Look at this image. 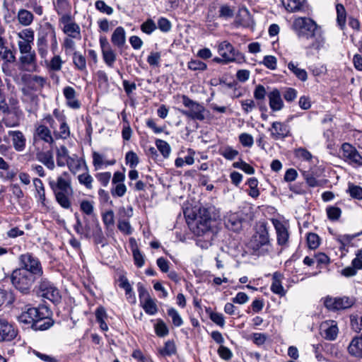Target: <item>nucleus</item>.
I'll return each mask as SVG.
<instances>
[{
	"mask_svg": "<svg viewBox=\"0 0 362 362\" xmlns=\"http://www.w3.org/2000/svg\"><path fill=\"white\" fill-rule=\"evenodd\" d=\"M247 184L250 187L248 194L252 198H257L259 195V192L257 188V180L255 177H250L248 179Z\"/></svg>",
	"mask_w": 362,
	"mask_h": 362,
	"instance_id": "47",
	"label": "nucleus"
},
{
	"mask_svg": "<svg viewBox=\"0 0 362 362\" xmlns=\"http://www.w3.org/2000/svg\"><path fill=\"white\" fill-rule=\"evenodd\" d=\"M67 166L72 173L78 175V180L81 185L88 188L90 187V176L88 173V168L83 158L73 155L69 158Z\"/></svg>",
	"mask_w": 362,
	"mask_h": 362,
	"instance_id": "6",
	"label": "nucleus"
},
{
	"mask_svg": "<svg viewBox=\"0 0 362 362\" xmlns=\"http://www.w3.org/2000/svg\"><path fill=\"white\" fill-rule=\"evenodd\" d=\"M355 303V299L353 297H329L327 296L324 300L325 306L329 310H340L351 308Z\"/></svg>",
	"mask_w": 362,
	"mask_h": 362,
	"instance_id": "10",
	"label": "nucleus"
},
{
	"mask_svg": "<svg viewBox=\"0 0 362 362\" xmlns=\"http://www.w3.org/2000/svg\"><path fill=\"white\" fill-rule=\"evenodd\" d=\"M62 60L59 55L54 56L50 62L47 64V67L49 70L58 71L61 70L62 65Z\"/></svg>",
	"mask_w": 362,
	"mask_h": 362,
	"instance_id": "56",
	"label": "nucleus"
},
{
	"mask_svg": "<svg viewBox=\"0 0 362 362\" xmlns=\"http://www.w3.org/2000/svg\"><path fill=\"white\" fill-rule=\"evenodd\" d=\"M293 26L299 35H305L307 38H316V42L312 44V47L319 49L324 40L320 35V30L316 23L305 17H299L295 19Z\"/></svg>",
	"mask_w": 362,
	"mask_h": 362,
	"instance_id": "2",
	"label": "nucleus"
},
{
	"mask_svg": "<svg viewBox=\"0 0 362 362\" xmlns=\"http://www.w3.org/2000/svg\"><path fill=\"white\" fill-rule=\"evenodd\" d=\"M294 155L296 158L303 160H310L312 159V154L305 148H298L293 151Z\"/></svg>",
	"mask_w": 362,
	"mask_h": 362,
	"instance_id": "57",
	"label": "nucleus"
},
{
	"mask_svg": "<svg viewBox=\"0 0 362 362\" xmlns=\"http://www.w3.org/2000/svg\"><path fill=\"white\" fill-rule=\"evenodd\" d=\"M45 83L46 78L37 75L30 76L27 81L28 87L35 91L41 90Z\"/></svg>",
	"mask_w": 362,
	"mask_h": 362,
	"instance_id": "30",
	"label": "nucleus"
},
{
	"mask_svg": "<svg viewBox=\"0 0 362 362\" xmlns=\"http://www.w3.org/2000/svg\"><path fill=\"white\" fill-rule=\"evenodd\" d=\"M346 192L353 198L362 200V187L353 183H349Z\"/></svg>",
	"mask_w": 362,
	"mask_h": 362,
	"instance_id": "45",
	"label": "nucleus"
},
{
	"mask_svg": "<svg viewBox=\"0 0 362 362\" xmlns=\"http://www.w3.org/2000/svg\"><path fill=\"white\" fill-rule=\"evenodd\" d=\"M308 246L311 250L317 248L320 244V237L314 233H309L307 235Z\"/></svg>",
	"mask_w": 362,
	"mask_h": 362,
	"instance_id": "50",
	"label": "nucleus"
},
{
	"mask_svg": "<svg viewBox=\"0 0 362 362\" xmlns=\"http://www.w3.org/2000/svg\"><path fill=\"white\" fill-rule=\"evenodd\" d=\"M156 145L164 158H168L169 156L171 149L170 145L166 141L161 139H157L156 141Z\"/></svg>",
	"mask_w": 362,
	"mask_h": 362,
	"instance_id": "49",
	"label": "nucleus"
},
{
	"mask_svg": "<svg viewBox=\"0 0 362 362\" xmlns=\"http://www.w3.org/2000/svg\"><path fill=\"white\" fill-rule=\"evenodd\" d=\"M221 155L226 159L231 160L238 155V151L230 146H226L221 151Z\"/></svg>",
	"mask_w": 362,
	"mask_h": 362,
	"instance_id": "64",
	"label": "nucleus"
},
{
	"mask_svg": "<svg viewBox=\"0 0 362 362\" xmlns=\"http://www.w3.org/2000/svg\"><path fill=\"white\" fill-rule=\"evenodd\" d=\"M249 247L255 255H264L271 249L269 233L266 228L255 234L249 243Z\"/></svg>",
	"mask_w": 362,
	"mask_h": 362,
	"instance_id": "7",
	"label": "nucleus"
},
{
	"mask_svg": "<svg viewBox=\"0 0 362 362\" xmlns=\"http://www.w3.org/2000/svg\"><path fill=\"white\" fill-rule=\"evenodd\" d=\"M3 123L7 127H18L20 124L19 117L14 113L8 112L2 119Z\"/></svg>",
	"mask_w": 362,
	"mask_h": 362,
	"instance_id": "44",
	"label": "nucleus"
},
{
	"mask_svg": "<svg viewBox=\"0 0 362 362\" xmlns=\"http://www.w3.org/2000/svg\"><path fill=\"white\" fill-rule=\"evenodd\" d=\"M268 132H270V136L274 140H283L290 136L289 126L284 122L278 121L272 123Z\"/></svg>",
	"mask_w": 362,
	"mask_h": 362,
	"instance_id": "12",
	"label": "nucleus"
},
{
	"mask_svg": "<svg viewBox=\"0 0 362 362\" xmlns=\"http://www.w3.org/2000/svg\"><path fill=\"white\" fill-rule=\"evenodd\" d=\"M102 52L105 63L108 66H112L116 60V54H115L113 50L111 48H110L102 51Z\"/></svg>",
	"mask_w": 362,
	"mask_h": 362,
	"instance_id": "61",
	"label": "nucleus"
},
{
	"mask_svg": "<svg viewBox=\"0 0 362 362\" xmlns=\"http://www.w3.org/2000/svg\"><path fill=\"white\" fill-rule=\"evenodd\" d=\"M53 116L59 123V130H57L56 128L54 131L56 137L64 139L68 138L70 135V129L68 124H66V117L59 110L55 109L53 111Z\"/></svg>",
	"mask_w": 362,
	"mask_h": 362,
	"instance_id": "13",
	"label": "nucleus"
},
{
	"mask_svg": "<svg viewBox=\"0 0 362 362\" xmlns=\"http://www.w3.org/2000/svg\"><path fill=\"white\" fill-rule=\"evenodd\" d=\"M50 315L51 312L46 306L30 307L23 311L18 319L21 323L32 325L37 319H43Z\"/></svg>",
	"mask_w": 362,
	"mask_h": 362,
	"instance_id": "9",
	"label": "nucleus"
},
{
	"mask_svg": "<svg viewBox=\"0 0 362 362\" xmlns=\"http://www.w3.org/2000/svg\"><path fill=\"white\" fill-rule=\"evenodd\" d=\"M226 227L233 231H238L242 226L241 219L235 213L227 214L224 218Z\"/></svg>",
	"mask_w": 362,
	"mask_h": 362,
	"instance_id": "23",
	"label": "nucleus"
},
{
	"mask_svg": "<svg viewBox=\"0 0 362 362\" xmlns=\"http://www.w3.org/2000/svg\"><path fill=\"white\" fill-rule=\"evenodd\" d=\"M181 98L186 107V110L181 111L183 115L193 120L204 121L206 119L208 111L202 103L192 100L186 95H182Z\"/></svg>",
	"mask_w": 362,
	"mask_h": 362,
	"instance_id": "5",
	"label": "nucleus"
},
{
	"mask_svg": "<svg viewBox=\"0 0 362 362\" xmlns=\"http://www.w3.org/2000/svg\"><path fill=\"white\" fill-rule=\"evenodd\" d=\"M127 187L124 183L114 184L111 194L115 197H122L127 192Z\"/></svg>",
	"mask_w": 362,
	"mask_h": 362,
	"instance_id": "54",
	"label": "nucleus"
},
{
	"mask_svg": "<svg viewBox=\"0 0 362 362\" xmlns=\"http://www.w3.org/2000/svg\"><path fill=\"white\" fill-rule=\"evenodd\" d=\"M272 223L276 230L278 245H286L289 238L287 228L279 220L273 219Z\"/></svg>",
	"mask_w": 362,
	"mask_h": 362,
	"instance_id": "20",
	"label": "nucleus"
},
{
	"mask_svg": "<svg viewBox=\"0 0 362 362\" xmlns=\"http://www.w3.org/2000/svg\"><path fill=\"white\" fill-rule=\"evenodd\" d=\"M218 53L225 59V64H228L235 61V57L238 52L232 44L225 40L218 44Z\"/></svg>",
	"mask_w": 362,
	"mask_h": 362,
	"instance_id": "15",
	"label": "nucleus"
},
{
	"mask_svg": "<svg viewBox=\"0 0 362 362\" xmlns=\"http://www.w3.org/2000/svg\"><path fill=\"white\" fill-rule=\"evenodd\" d=\"M167 313L168 316L171 317L173 324L175 327H180L183 324V320L180 315L175 308H169Z\"/></svg>",
	"mask_w": 362,
	"mask_h": 362,
	"instance_id": "52",
	"label": "nucleus"
},
{
	"mask_svg": "<svg viewBox=\"0 0 362 362\" xmlns=\"http://www.w3.org/2000/svg\"><path fill=\"white\" fill-rule=\"evenodd\" d=\"M8 135L12 137L13 148L17 151H22L25 147V138L20 131H9Z\"/></svg>",
	"mask_w": 362,
	"mask_h": 362,
	"instance_id": "24",
	"label": "nucleus"
},
{
	"mask_svg": "<svg viewBox=\"0 0 362 362\" xmlns=\"http://www.w3.org/2000/svg\"><path fill=\"white\" fill-rule=\"evenodd\" d=\"M305 0H282V4L289 12H296L300 11Z\"/></svg>",
	"mask_w": 362,
	"mask_h": 362,
	"instance_id": "38",
	"label": "nucleus"
},
{
	"mask_svg": "<svg viewBox=\"0 0 362 362\" xmlns=\"http://www.w3.org/2000/svg\"><path fill=\"white\" fill-rule=\"evenodd\" d=\"M54 8L57 13L61 16V23H67L71 20V6L68 0H56Z\"/></svg>",
	"mask_w": 362,
	"mask_h": 362,
	"instance_id": "19",
	"label": "nucleus"
},
{
	"mask_svg": "<svg viewBox=\"0 0 362 362\" xmlns=\"http://www.w3.org/2000/svg\"><path fill=\"white\" fill-rule=\"evenodd\" d=\"M50 315L47 316L43 319H37L36 321L31 325L34 330L44 331L50 328L54 323V321L49 317Z\"/></svg>",
	"mask_w": 362,
	"mask_h": 362,
	"instance_id": "35",
	"label": "nucleus"
},
{
	"mask_svg": "<svg viewBox=\"0 0 362 362\" xmlns=\"http://www.w3.org/2000/svg\"><path fill=\"white\" fill-rule=\"evenodd\" d=\"M194 152L192 149H188V155L186 156L184 158H177L175 160V165L177 168H182L185 164L187 165H192L194 162Z\"/></svg>",
	"mask_w": 362,
	"mask_h": 362,
	"instance_id": "42",
	"label": "nucleus"
},
{
	"mask_svg": "<svg viewBox=\"0 0 362 362\" xmlns=\"http://www.w3.org/2000/svg\"><path fill=\"white\" fill-rule=\"evenodd\" d=\"M282 276L278 272H275L272 276V283L271 285V291L280 296L286 294V291L281 284Z\"/></svg>",
	"mask_w": 362,
	"mask_h": 362,
	"instance_id": "27",
	"label": "nucleus"
},
{
	"mask_svg": "<svg viewBox=\"0 0 362 362\" xmlns=\"http://www.w3.org/2000/svg\"><path fill=\"white\" fill-rule=\"evenodd\" d=\"M37 49L42 59H47L49 50L53 53L57 49V40L54 29L49 23L42 26L37 33Z\"/></svg>",
	"mask_w": 362,
	"mask_h": 362,
	"instance_id": "1",
	"label": "nucleus"
},
{
	"mask_svg": "<svg viewBox=\"0 0 362 362\" xmlns=\"http://www.w3.org/2000/svg\"><path fill=\"white\" fill-rule=\"evenodd\" d=\"M155 332L158 337H165L168 334L169 330L165 322L159 320L155 325Z\"/></svg>",
	"mask_w": 362,
	"mask_h": 362,
	"instance_id": "63",
	"label": "nucleus"
},
{
	"mask_svg": "<svg viewBox=\"0 0 362 362\" xmlns=\"http://www.w3.org/2000/svg\"><path fill=\"white\" fill-rule=\"evenodd\" d=\"M38 137L44 141L52 144L54 141L50 130L44 124L39 125L36 129Z\"/></svg>",
	"mask_w": 362,
	"mask_h": 362,
	"instance_id": "36",
	"label": "nucleus"
},
{
	"mask_svg": "<svg viewBox=\"0 0 362 362\" xmlns=\"http://www.w3.org/2000/svg\"><path fill=\"white\" fill-rule=\"evenodd\" d=\"M288 69L301 81H305L308 79L307 71L303 69L298 68L297 64L290 62L288 64Z\"/></svg>",
	"mask_w": 362,
	"mask_h": 362,
	"instance_id": "39",
	"label": "nucleus"
},
{
	"mask_svg": "<svg viewBox=\"0 0 362 362\" xmlns=\"http://www.w3.org/2000/svg\"><path fill=\"white\" fill-rule=\"evenodd\" d=\"M95 8L99 11L100 13L111 15L113 13V8L107 5L103 1L98 0L95 3Z\"/></svg>",
	"mask_w": 362,
	"mask_h": 362,
	"instance_id": "60",
	"label": "nucleus"
},
{
	"mask_svg": "<svg viewBox=\"0 0 362 362\" xmlns=\"http://www.w3.org/2000/svg\"><path fill=\"white\" fill-rule=\"evenodd\" d=\"M95 321L99 324L101 330L106 332L108 330L107 320L108 315L104 307L100 306L95 311Z\"/></svg>",
	"mask_w": 362,
	"mask_h": 362,
	"instance_id": "26",
	"label": "nucleus"
},
{
	"mask_svg": "<svg viewBox=\"0 0 362 362\" xmlns=\"http://www.w3.org/2000/svg\"><path fill=\"white\" fill-rule=\"evenodd\" d=\"M37 279L30 272L23 269H16L12 272L11 281L13 286L21 293L27 294Z\"/></svg>",
	"mask_w": 362,
	"mask_h": 362,
	"instance_id": "4",
	"label": "nucleus"
},
{
	"mask_svg": "<svg viewBox=\"0 0 362 362\" xmlns=\"http://www.w3.org/2000/svg\"><path fill=\"white\" fill-rule=\"evenodd\" d=\"M337 23L341 30H344L346 23V11L341 4L336 5Z\"/></svg>",
	"mask_w": 362,
	"mask_h": 362,
	"instance_id": "34",
	"label": "nucleus"
},
{
	"mask_svg": "<svg viewBox=\"0 0 362 362\" xmlns=\"http://www.w3.org/2000/svg\"><path fill=\"white\" fill-rule=\"evenodd\" d=\"M187 68L192 71H204L206 70L207 65L199 59H191L187 63Z\"/></svg>",
	"mask_w": 362,
	"mask_h": 362,
	"instance_id": "48",
	"label": "nucleus"
},
{
	"mask_svg": "<svg viewBox=\"0 0 362 362\" xmlns=\"http://www.w3.org/2000/svg\"><path fill=\"white\" fill-rule=\"evenodd\" d=\"M40 290L44 298L52 302H57L60 299L59 290L46 279H42L40 284Z\"/></svg>",
	"mask_w": 362,
	"mask_h": 362,
	"instance_id": "14",
	"label": "nucleus"
},
{
	"mask_svg": "<svg viewBox=\"0 0 362 362\" xmlns=\"http://www.w3.org/2000/svg\"><path fill=\"white\" fill-rule=\"evenodd\" d=\"M63 94L66 99V105L72 109H78L81 107L80 102L76 99V93L74 88L66 86L63 89Z\"/></svg>",
	"mask_w": 362,
	"mask_h": 362,
	"instance_id": "21",
	"label": "nucleus"
},
{
	"mask_svg": "<svg viewBox=\"0 0 362 362\" xmlns=\"http://www.w3.org/2000/svg\"><path fill=\"white\" fill-rule=\"evenodd\" d=\"M322 336L327 340H334L339 332L337 322L334 321H325L320 326Z\"/></svg>",
	"mask_w": 362,
	"mask_h": 362,
	"instance_id": "17",
	"label": "nucleus"
},
{
	"mask_svg": "<svg viewBox=\"0 0 362 362\" xmlns=\"http://www.w3.org/2000/svg\"><path fill=\"white\" fill-rule=\"evenodd\" d=\"M348 352L350 355L362 358V337H354L348 346Z\"/></svg>",
	"mask_w": 362,
	"mask_h": 362,
	"instance_id": "25",
	"label": "nucleus"
},
{
	"mask_svg": "<svg viewBox=\"0 0 362 362\" xmlns=\"http://www.w3.org/2000/svg\"><path fill=\"white\" fill-rule=\"evenodd\" d=\"M93 158L95 170L102 169L104 166L112 165L116 163L115 160H106L104 156L96 152L93 153Z\"/></svg>",
	"mask_w": 362,
	"mask_h": 362,
	"instance_id": "32",
	"label": "nucleus"
},
{
	"mask_svg": "<svg viewBox=\"0 0 362 362\" xmlns=\"http://www.w3.org/2000/svg\"><path fill=\"white\" fill-rule=\"evenodd\" d=\"M303 175L309 187H315L320 185V181L314 177L313 173L305 171Z\"/></svg>",
	"mask_w": 362,
	"mask_h": 362,
	"instance_id": "62",
	"label": "nucleus"
},
{
	"mask_svg": "<svg viewBox=\"0 0 362 362\" xmlns=\"http://www.w3.org/2000/svg\"><path fill=\"white\" fill-rule=\"evenodd\" d=\"M326 211L328 218L332 221H337L341 214V209L337 206H329Z\"/></svg>",
	"mask_w": 362,
	"mask_h": 362,
	"instance_id": "59",
	"label": "nucleus"
},
{
	"mask_svg": "<svg viewBox=\"0 0 362 362\" xmlns=\"http://www.w3.org/2000/svg\"><path fill=\"white\" fill-rule=\"evenodd\" d=\"M269 107L273 111H279L284 107V102L281 99L280 91L274 89L268 94Z\"/></svg>",
	"mask_w": 362,
	"mask_h": 362,
	"instance_id": "22",
	"label": "nucleus"
},
{
	"mask_svg": "<svg viewBox=\"0 0 362 362\" xmlns=\"http://www.w3.org/2000/svg\"><path fill=\"white\" fill-rule=\"evenodd\" d=\"M111 41L114 45L118 47H122L124 45L126 42V35L125 30L122 27L119 26L116 28L112 35Z\"/></svg>",
	"mask_w": 362,
	"mask_h": 362,
	"instance_id": "28",
	"label": "nucleus"
},
{
	"mask_svg": "<svg viewBox=\"0 0 362 362\" xmlns=\"http://www.w3.org/2000/svg\"><path fill=\"white\" fill-rule=\"evenodd\" d=\"M240 143L244 147L251 148L254 144L253 136L248 133H242L238 136Z\"/></svg>",
	"mask_w": 362,
	"mask_h": 362,
	"instance_id": "58",
	"label": "nucleus"
},
{
	"mask_svg": "<svg viewBox=\"0 0 362 362\" xmlns=\"http://www.w3.org/2000/svg\"><path fill=\"white\" fill-rule=\"evenodd\" d=\"M20 269L30 272L35 277L39 279L43 274V269L40 260L33 254L27 252L19 256Z\"/></svg>",
	"mask_w": 362,
	"mask_h": 362,
	"instance_id": "8",
	"label": "nucleus"
},
{
	"mask_svg": "<svg viewBox=\"0 0 362 362\" xmlns=\"http://www.w3.org/2000/svg\"><path fill=\"white\" fill-rule=\"evenodd\" d=\"M0 57L5 61L2 65V69L5 72L6 64L13 62L15 61V56L9 49L4 46L0 49Z\"/></svg>",
	"mask_w": 362,
	"mask_h": 362,
	"instance_id": "41",
	"label": "nucleus"
},
{
	"mask_svg": "<svg viewBox=\"0 0 362 362\" xmlns=\"http://www.w3.org/2000/svg\"><path fill=\"white\" fill-rule=\"evenodd\" d=\"M156 28L157 25L151 18L147 19L141 25V31L147 35H151Z\"/></svg>",
	"mask_w": 362,
	"mask_h": 362,
	"instance_id": "53",
	"label": "nucleus"
},
{
	"mask_svg": "<svg viewBox=\"0 0 362 362\" xmlns=\"http://www.w3.org/2000/svg\"><path fill=\"white\" fill-rule=\"evenodd\" d=\"M68 194L69 192H54L57 202L65 209H69L71 206Z\"/></svg>",
	"mask_w": 362,
	"mask_h": 362,
	"instance_id": "46",
	"label": "nucleus"
},
{
	"mask_svg": "<svg viewBox=\"0 0 362 362\" xmlns=\"http://www.w3.org/2000/svg\"><path fill=\"white\" fill-rule=\"evenodd\" d=\"M341 151L345 162L354 166H362V156L353 145L344 143L341 144Z\"/></svg>",
	"mask_w": 362,
	"mask_h": 362,
	"instance_id": "11",
	"label": "nucleus"
},
{
	"mask_svg": "<svg viewBox=\"0 0 362 362\" xmlns=\"http://www.w3.org/2000/svg\"><path fill=\"white\" fill-rule=\"evenodd\" d=\"M17 335L14 327L6 320L0 319V341H10Z\"/></svg>",
	"mask_w": 362,
	"mask_h": 362,
	"instance_id": "16",
	"label": "nucleus"
},
{
	"mask_svg": "<svg viewBox=\"0 0 362 362\" xmlns=\"http://www.w3.org/2000/svg\"><path fill=\"white\" fill-rule=\"evenodd\" d=\"M213 222L210 213L206 209H200L192 225V232L197 236L207 235L212 238L214 232L211 229Z\"/></svg>",
	"mask_w": 362,
	"mask_h": 362,
	"instance_id": "3",
	"label": "nucleus"
},
{
	"mask_svg": "<svg viewBox=\"0 0 362 362\" xmlns=\"http://www.w3.org/2000/svg\"><path fill=\"white\" fill-rule=\"evenodd\" d=\"M177 349L174 341H167L163 348L158 349L159 354L162 356H171L176 354Z\"/></svg>",
	"mask_w": 362,
	"mask_h": 362,
	"instance_id": "40",
	"label": "nucleus"
},
{
	"mask_svg": "<svg viewBox=\"0 0 362 362\" xmlns=\"http://www.w3.org/2000/svg\"><path fill=\"white\" fill-rule=\"evenodd\" d=\"M17 19L21 25L29 26L33 22L34 16L31 11L21 8L18 11Z\"/></svg>",
	"mask_w": 362,
	"mask_h": 362,
	"instance_id": "29",
	"label": "nucleus"
},
{
	"mask_svg": "<svg viewBox=\"0 0 362 362\" xmlns=\"http://www.w3.org/2000/svg\"><path fill=\"white\" fill-rule=\"evenodd\" d=\"M37 159L49 170H53L55 167L53 155L50 151L39 153Z\"/></svg>",
	"mask_w": 362,
	"mask_h": 362,
	"instance_id": "33",
	"label": "nucleus"
},
{
	"mask_svg": "<svg viewBox=\"0 0 362 362\" xmlns=\"http://www.w3.org/2000/svg\"><path fill=\"white\" fill-rule=\"evenodd\" d=\"M49 185L54 192H69L71 189L69 174L64 173L57 178V182L49 181Z\"/></svg>",
	"mask_w": 362,
	"mask_h": 362,
	"instance_id": "18",
	"label": "nucleus"
},
{
	"mask_svg": "<svg viewBox=\"0 0 362 362\" xmlns=\"http://www.w3.org/2000/svg\"><path fill=\"white\" fill-rule=\"evenodd\" d=\"M141 305L145 313L150 315H154L158 312V307L156 303V300L152 298H147L141 301Z\"/></svg>",
	"mask_w": 362,
	"mask_h": 362,
	"instance_id": "37",
	"label": "nucleus"
},
{
	"mask_svg": "<svg viewBox=\"0 0 362 362\" xmlns=\"http://www.w3.org/2000/svg\"><path fill=\"white\" fill-rule=\"evenodd\" d=\"M132 253L135 265L139 268L142 267L145 264L144 255L141 252L137 247L132 249Z\"/></svg>",
	"mask_w": 362,
	"mask_h": 362,
	"instance_id": "51",
	"label": "nucleus"
},
{
	"mask_svg": "<svg viewBox=\"0 0 362 362\" xmlns=\"http://www.w3.org/2000/svg\"><path fill=\"white\" fill-rule=\"evenodd\" d=\"M126 163L129 165L131 168H135L139 163L138 156L134 151H129L125 156Z\"/></svg>",
	"mask_w": 362,
	"mask_h": 362,
	"instance_id": "55",
	"label": "nucleus"
},
{
	"mask_svg": "<svg viewBox=\"0 0 362 362\" xmlns=\"http://www.w3.org/2000/svg\"><path fill=\"white\" fill-rule=\"evenodd\" d=\"M62 23L64 24V32L71 37H76L79 35V27L74 23Z\"/></svg>",
	"mask_w": 362,
	"mask_h": 362,
	"instance_id": "43",
	"label": "nucleus"
},
{
	"mask_svg": "<svg viewBox=\"0 0 362 362\" xmlns=\"http://www.w3.org/2000/svg\"><path fill=\"white\" fill-rule=\"evenodd\" d=\"M56 156L57 163L59 166H65L67 165L69 161V158L71 157L69 156V151L64 146L57 148Z\"/></svg>",
	"mask_w": 362,
	"mask_h": 362,
	"instance_id": "31",
	"label": "nucleus"
}]
</instances>
